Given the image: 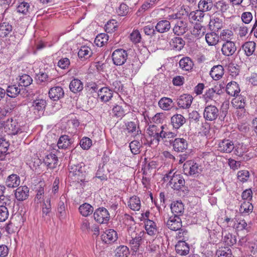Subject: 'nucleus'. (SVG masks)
<instances>
[{"instance_id": "obj_48", "label": "nucleus", "mask_w": 257, "mask_h": 257, "mask_svg": "<svg viewBox=\"0 0 257 257\" xmlns=\"http://www.w3.org/2000/svg\"><path fill=\"white\" fill-rule=\"evenodd\" d=\"M204 17V13L198 10L190 13L188 15L189 19L191 21L202 22Z\"/></svg>"}, {"instance_id": "obj_57", "label": "nucleus", "mask_w": 257, "mask_h": 257, "mask_svg": "<svg viewBox=\"0 0 257 257\" xmlns=\"http://www.w3.org/2000/svg\"><path fill=\"white\" fill-rule=\"evenodd\" d=\"M235 33L240 38L245 37L248 33V28L242 24L238 25V26L235 29Z\"/></svg>"}, {"instance_id": "obj_61", "label": "nucleus", "mask_w": 257, "mask_h": 257, "mask_svg": "<svg viewBox=\"0 0 257 257\" xmlns=\"http://www.w3.org/2000/svg\"><path fill=\"white\" fill-rule=\"evenodd\" d=\"M112 115L116 117L121 118L125 114V112L122 106L116 105L112 109Z\"/></svg>"}, {"instance_id": "obj_27", "label": "nucleus", "mask_w": 257, "mask_h": 257, "mask_svg": "<svg viewBox=\"0 0 257 257\" xmlns=\"http://www.w3.org/2000/svg\"><path fill=\"white\" fill-rule=\"evenodd\" d=\"M34 6L29 3L22 2L17 8V12L24 15H28L33 11Z\"/></svg>"}, {"instance_id": "obj_50", "label": "nucleus", "mask_w": 257, "mask_h": 257, "mask_svg": "<svg viewBox=\"0 0 257 257\" xmlns=\"http://www.w3.org/2000/svg\"><path fill=\"white\" fill-rule=\"evenodd\" d=\"M219 90L216 91V88H212L208 89L204 94V98L206 102L209 100H214L218 96Z\"/></svg>"}, {"instance_id": "obj_31", "label": "nucleus", "mask_w": 257, "mask_h": 257, "mask_svg": "<svg viewBox=\"0 0 257 257\" xmlns=\"http://www.w3.org/2000/svg\"><path fill=\"white\" fill-rule=\"evenodd\" d=\"M158 105L164 110H170L173 107L174 103L171 98L164 97L159 100Z\"/></svg>"}, {"instance_id": "obj_15", "label": "nucleus", "mask_w": 257, "mask_h": 257, "mask_svg": "<svg viewBox=\"0 0 257 257\" xmlns=\"http://www.w3.org/2000/svg\"><path fill=\"white\" fill-rule=\"evenodd\" d=\"M173 150L177 152H183L187 149L188 143L183 138H175L172 145Z\"/></svg>"}, {"instance_id": "obj_6", "label": "nucleus", "mask_w": 257, "mask_h": 257, "mask_svg": "<svg viewBox=\"0 0 257 257\" xmlns=\"http://www.w3.org/2000/svg\"><path fill=\"white\" fill-rule=\"evenodd\" d=\"M112 59L115 65H122L126 61L128 54L126 50L122 49L115 50L111 55Z\"/></svg>"}, {"instance_id": "obj_8", "label": "nucleus", "mask_w": 257, "mask_h": 257, "mask_svg": "<svg viewBox=\"0 0 257 257\" xmlns=\"http://www.w3.org/2000/svg\"><path fill=\"white\" fill-rule=\"evenodd\" d=\"M172 30L176 35L181 36L184 35L188 30L187 21L183 19H179L176 20Z\"/></svg>"}, {"instance_id": "obj_38", "label": "nucleus", "mask_w": 257, "mask_h": 257, "mask_svg": "<svg viewBox=\"0 0 257 257\" xmlns=\"http://www.w3.org/2000/svg\"><path fill=\"white\" fill-rule=\"evenodd\" d=\"M213 6L212 0H200L198 4L199 10L203 13L211 10Z\"/></svg>"}, {"instance_id": "obj_43", "label": "nucleus", "mask_w": 257, "mask_h": 257, "mask_svg": "<svg viewBox=\"0 0 257 257\" xmlns=\"http://www.w3.org/2000/svg\"><path fill=\"white\" fill-rule=\"evenodd\" d=\"M5 90L7 96L12 98H15L20 93L21 89L19 85H12L8 86Z\"/></svg>"}, {"instance_id": "obj_60", "label": "nucleus", "mask_w": 257, "mask_h": 257, "mask_svg": "<svg viewBox=\"0 0 257 257\" xmlns=\"http://www.w3.org/2000/svg\"><path fill=\"white\" fill-rule=\"evenodd\" d=\"M233 36V33L231 30L228 29H224L221 32L219 38H220L222 41L225 42L231 41L230 40L232 39Z\"/></svg>"}, {"instance_id": "obj_56", "label": "nucleus", "mask_w": 257, "mask_h": 257, "mask_svg": "<svg viewBox=\"0 0 257 257\" xmlns=\"http://www.w3.org/2000/svg\"><path fill=\"white\" fill-rule=\"evenodd\" d=\"M108 40V36L104 33L98 34L95 38L94 43L98 47H102Z\"/></svg>"}, {"instance_id": "obj_62", "label": "nucleus", "mask_w": 257, "mask_h": 257, "mask_svg": "<svg viewBox=\"0 0 257 257\" xmlns=\"http://www.w3.org/2000/svg\"><path fill=\"white\" fill-rule=\"evenodd\" d=\"M141 146V144L137 140H134L130 144V150L132 153L135 155L140 153Z\"/></svg>"}, {"instance_id": "obj_21", "label": "nucleus", "mask_w": 257, "mask_h": 257, "mask_svg": "<svg viewBox=\"0 0 257 257\" xmlns=\"http://www.w3.org/2000/svg\"><path fill=\"white\" fill-rule=\"evenodd\" d=\"M171 209L173 215L180 217L184 212V206L181 201H176L171 204Z\"/></svg>"}, {"instance_id": "obj_5", "label": "nucleus", "mask_w": 257, "mask_h": 257, "mask_svg": "<svg viewBox=\"0 0 257 257\" xmlns=\"http://www.w3.org/2000/svg\"><path fill=\"white\" fill-rule=\"evenodd\" d=\"M183 170L184 174L187 176H194L201 171L200 166L191 160L187 161L184 164Z\"/></svg>"}, {"instance_id": "obj_39", "label": "nucleus", "mask_w": 257, "mask_h": 257, "mask_svg": "<svg viewBox=\"0 0 257 257\" xmlns=\"http://www.w3.org/2000/svg\"><path fill=\"white\" fill-rule=\"evenodd\" d=\"M209 26L215 30L220 29L223 26L222 19L217 16H212L210 20Z\"/></svg>"}, {"instance_id": "obj_32", "label": "nucleus", "mask_w": 257, "mask_h": 257, "mask_svg": "<svg viewBox=\"0 0 257 257\" xmlns=\"http://www.w3.org/2000/svg\"><path fill=\"white\" fill-rule=\"evenodd\" d=\"M179 63L181 69L186 71L191 70L194 65L192 60L188 57L182 58Z\"/></svg>"}, {"instance_id": "obj_45", "label": "nucleus", "mask_w": 257, "mask_h": 257, "mask_svg": "<svg viewBox=\"0 0 257 257\" xmlns=\"http://www.w3.org/2000/svg\"><path fill=\"white\" fill-rule=\"evenodd\" d=\"M65 201V198L61 197L58 205L57 213L59 218L61 220L65 218L66 215L65 211L66 206L64 203Z\"/></svg>"}, {"instance_id": "obj_34", "label": "nucleus", "mask_w": 257, "mask_h": 257, "mask_svg": "<svg viewBox=\"0 0 257 257\" xmlns=\"http://www.w3.org/2000/svg\"><path fill=\"white\" fill-rule=\"evenodd\" d=\"M231 103L233 107L236 109H241L244 112V108L245 106V97L243 96H237L232 99Z\"/></svg>"}, {"instance_id": "obj_18", "label": "nucleus", "mask_w": 257, "mask_h": 257, "mask_svg": "<svg viewBox=\"0 0 257 257\" xmlns=\"http://www.w3.org/2000/svg\"><path fill=\"white\" fill-rule=\"evenodd\" d=\"M236 50L235 43L232 41L225 42L223 44L221 52L223 55L226 56L232 55Z\"/></svg>"}, {"instance_id": "obj_41", "label": "nucleus", "mask_w": 257, "mask_h": 257, "mask_svg": "<svg viewBox=\"0 0 257 257\" xmlns=\"http://www.w3.org/2000/svg\"><path fill=\"white\" fill-rule=\"evenodd\" d=\"M15 205L14 199L9 195H3L0 197V205L7 207V209L13 208Z\"/></svg>"}, {"instance_id": "obj_47", "label": "nucleus", "mask_w": 257, "mask_h": 257, "mask_svg": "<svg viewBox=\"0 0 257 257\" xmlns=\"http://www.w3.org/2000/svg\"><path fill=\"white\" fill-rule=\"evenodd\" d=\"M253 208V205L251 203L248 201H244L241 203L239 210L243 215H246L252 212Z\"/></svg>"}, {"instance_id": "obj_44", "label": "nucleus", "mask_w": 257, "mask_h": 257, "mask_svg": "<svg viewBox=\"0 0 257 257\" xmlns=\"http://www.w3.org/2000/svg\"><path fill=\"white\" fill-rule=\"evenodd\" d=\"M71 144V141L69 137L67 135H63L60 137L57 142V146L59 149H66Z\"/></svg>"}, {"instance_id": "obj_36", "label": "nucleus", "mask_w": 257, "mask_h": 257, "mask_svg": "<svg viewBox=\"0 0 257 257\" xmlns=\"http://www.w3.org/2000/svg\"><path fill=\"white\" fill-rule=\"evenodd\" d=\"M147 133L150 136L153 137L158 143L160 141L161 128H159L155 125H150L147 129Z\"/></svg>"}, {"instance_id": "obj_2", "label": "nucleus", "mask_w": 257, "mask_h": 257, "mask_svg": "<svg viewBox=\"0 0 257 257\" xmlns=\"http://www.w3.org/2000/svg\"><path fill=\"white\" fill-rule=\"evenodd\" d=\"M164 182L169 181L170 184L172 187L175 190H179L182 188L185 183V181L183 176L174 172V170H171L168 173L166 174L163 178Z\"/></svg>"}, {"instance_id": "obj_14", "label": "nucleus", "mask_w": 257, "mask_h": 257, "mask_svg": "<svg viewBox=\"0 0 257 257\" xmlns=\"http://www.w3.org/2000/svg\"><path fill=\"white\" fill-rule=\"evenodd\" d=\"M46 106V101L43 99H36L32 102V108L35 110L34 113L40 116L44 111Z\"/></svg>"}, {"instance_id": "obj_11", "label": "nucleus", "mask_w": 257, "mask_h": 257, "mask_svg": "<svg viewBox=\"0 0 257 257\" xmlns=\"http://www.w3.org/2000/svg\"><path fill=\"white\" fill-rule=\"evenodd\" d=\"M166 225L170 230L173 231L180 230L182 226L181 219L179 216L172 215L167 220Z\"/></svg>"}, {"instance_id": "obj_37", "label": "nucleus", "mask_w": 257, "mask_h": 257, "mask_svg": "<svg viewBox=\"0 0 257 257\" xmlns=\"http://www.w3.org/2000/svg\"><path fill=\"white\" fill-rule=\"evenodd\" d=\"M205 40L209 46H215L219 41V36L215 32H210L205 35Z\"/></svg>"}, {"instance_id": "obj_54", "label": "nucleus", "mask_w": 257, "mask_h": 257, "mask_svg": "<svg viewBox=\"0 0 257 257\" xmlns=\"http://www.w3.org/2000/svg\"><path fill=\"white\" fill-rule=\"evenodd\" d=\"M185 45V41L181 37H174L171 42L172 47L177 50H181Z\"/></svg>"}, {"instance_id": "obj_53", "label": "nucleus", "mask_w": 257, "mask_h": 257, "mask_svg": "<svg viewBox=\"0 0 257 257\" xmlns=\"http://www.w3.org/2000/svg\"><path fill=\"white\" fill-rule=\"evenodd\" d=\"M125 126L127 133L132 134L134 136H136L141 133L139 127H137V124L135 122H127L125 124Z\"/></svg>"}, {"instance_id": "obj_35", "label": "nucleus", "mask_w": 257, "mask_h": 257, "mask_svg": "<svg viewBox=\"0 0 257 257\" xmlns=\"http://www.w3.org/2000/svg\"><path fill=\"white\" fill-rule=\"evenodd\" d=\"M92 55V51L90 48L87 46L81 47L78 52V56L81 60H87Z\"/></svg>"}, {"instance_id": "obj_64", "label": "nucleus", "mask_w": 257, "mask_h": 257, "mask_svg": "<svg viewBox=\"0 0 257 257\" xmlns=\"http://www.w3.org/2000/svg\"><path fill=\"white\" fill-rule=\"evenodd\" d=\"M131 41L134 44L140 43L142 39L141 35L138 30H134L130 36Z\"/></svg>"}, {"instance_id": "obj_52", "label": "nucleus", "mask_w": 257, "mask_h": 257, "mask_svg": "<svg viewBox=\"0 0 257 257\" xmlns=\"http://www.w3.org/2000/svg\"><path fill=\"white\" fill-rule=\"evenodd\" d=\"M129 254V249L125 245H120L116 247L115 250V255L116 257H127Z\"/></svg>"}, {"instance_id": "obj_51", "label": "nucleus", "mask_w": 257, "mask_h": 257, "mask_svg": "<svg viewBox=\"0 0 257 257\" xmlns=\"http://www.w3.org/2000/svg\"><path fill=\"white\" fill-rule=\"evenodd\" d=\"M12 31V26L7 23L0 24V37L5 38Z\"/></svg>"}, {"instance_id": "obj_1", "label": "nucleus", "mask_w": 257, "mask_h": 257, "mask_svg": "<svg viewBox=\"0 0 257 257\" xmlns=\"http://www.w3.org/2000/svg\"><path fill=\"white\" fill-rule=\"evenodd\" d=\"M4 131L9 135H16L24 132V128L17 119L11 118L0 122V134H3Z\"/></svg>"}, {"instance_id": "obj_3", "label": "nucleus", "mask_w": 257, "mask_h": 257, "mask_svg": "<svg viewBox=\"0 0 257 257\" xmlns=\"http://www.w3.org/2000/svg\"><path fill=\"white\" fill-rule=\"evenodd\" d=\"M128 236L127 241L134 251H137L141 245L144 232L143 231H136V228L130 227L128 228Z\"/></svg>"}, {"instance_id": "obj_49", "label": "nucleus", "mask_w": 257, "mask_h": 257, "mask_svg": "<svg viewBox=\"0 0 257 257\" xmlns=\"http://www.w3.org/2000/svg\"><path fill=\"white\" fill-rule=\"evenodd\" d=\"M206 28L199 24L195 25L192 31V34L197 38H200L205 35Z\"/></svg>"}, {"instance_id": "obj_30", "label": "nucleus", "mask_w": 257, "mask_h": 257, "mask_svg": "<svg viewBox=\"0 0 257 257\" xmlns=\"http://www.w3.org/2000/svg\"><path fill=\"white\" fill-rule=\"evenodd\" d=\"M6 185L9 188H16L20 184V177L16 174L9 175L5 182Z\"/></svg>"}, {"instance_id": "obj_4", "label": "nucleus", "mask_w": 257, "mask_h": 257, "mask_svg": "<svg viewBox=\"0 0 257 257\" xmlns=\"http://www.w3.org/2000/svg\"><path fill=\"white\" fill-rule=\"evenodd\" d=\"M68 169L69 177L74 178L75 181H82L84 179L85 171L84 164L82 163L73 164L72 161H70Z\"/></svg>"}, {"instance_id": "obj_13", "label": "nucleus", "mask_w": 257, "mask_h": 257, "mask_svg": "<svg viewBox=\"0 0 257 257\" xmlns=\"http://www.w3.org/2000/svg\"><path fill=\"white\" fill-rule=\"evenodd\" d=\"M163 128V125H162L161 126V134L160 135V141L161 140L164 143H165L166 145H168V143H169L170 145H172L173 141L175 139L177 134L170 131H164Z\"/></svg>"}, {"instance_id": "obj_42", "label": "nucleus", "mask_w": 257, "mask_h": 257, "mask_svg": "<svg viewBox=\"0 0 257 257\" xmlns=\"http://www.w3.org/2000/svg\"><path fill=\"white\" fill-rule=\"evenodd\" d=\"M79 211L83 216L87 217L93 213V207L90 204L85 203L79 206Z\"/></svg>"}, {"instance_id": "obj_55", "label": "nucleus", "mask_w": 257, "mask_h": 257, "mask_svg": "<svg viewBox=\"0 0 257 257\" xmlns=\"http://www.w3.org/2000/svg\"><path fill=\"white\" fill-rule=\"evenodd\" d=\"M18 82L19 85L27 87L29 86L32 83L33 79L29 75L24 74L19 76Z\"/></svg>"}, {"instance_id": "obj_24", "label": "nucleus", "mask_w": 257, "mask_h": 257, "mask_svg": "<svg viewBox=\"0 0 257 257\" xmlns=\"http://www.w3.org/2000/svg\"><path fill=\"white\" fill-rule=\"evenodd\" d=\"M145 229L147 233L151 236H154L158 233V229L156 223L150 219L145 221Z\"/></svg>"}, {"instance_id": "obj_17", "label": "nucleus", "mask_w": 257, "mask_h": 257, "mask_svg": "<svg viewBox=\"0 0 257 257\" xmlns=\"http://www.w3.org/2000/svg\"><path fill=\"white\" fill-rule=\"evenodd\" d=\"M64 95L63 89L60 86L52 87L49 91L50 98L54 101H57L63 98Z\"/></svg>"}, {"instance_id": "obj_7", "label": "nucleus", "mask_w": 257, "mask_h": 257, "mask_svg": "<svg viewBox=\"0 0 257 257\" xmlns=\"http://www.w3.org/2000/svg\"><path fill=\"white\" fill-rule=\"evenodd\" d=\"M93 217L97 222L104 224L108 222L110 218V215L105 208L99 207L94 211Z\"/></svg>"}, {"instance_id": "obj_23", "label": "nucleus", "mask_w": 257, "mask_h": 257, "mask_svg": "<svg viewBox=\"0 0 257 257\" xmlns=\"http://www.w3.org/2000/svg\"><path fill=\"white\" fill-rule=\"evenodd\" d=\"M171 29V23L167 20L159 21L155 26L156 31L160 33L168 32Z\"/></svg>"}, {"instance_id": "obj_22", "label": "nucleus", "mask_w": 257, "mask_h": 257, "mask_svg": "<svg viewBox=\"0 0 257 257\" xmlns=\"http://www.w3.org/2000/svg\"><path fill=\"white\" fill-rule=\"evenodd\" d=\"M224 73V70L221 65L214 66L210 71V75L213 80H218L222 77Z\"/></svg>"}, {"instance_id": "obj_59", "label": "nucleus", "mask_w": 257, "mask_h": 257, "mask_svg": "<svg viewBox=\"0 0 257 257\" xmlns=\"http://www.w3.org/2000/svg\"><path fill=\"white\" fill-rule=\"evenodd\" d=\"M51 210V199L46 197L42 207L43 216L47 215Z\"/></svg>"}, {"instance_id": "obj_25", "label": "nucleus", "mask_w": 257, "mask_h": 257, "mask_svg": "<svg viewBox=\"0 0 257 257\" xmlns=\"http://www.w3.org/2000/svg\"><path fill=\"white\" fill-rule=\"evenodd\" d=\"M226 91L232 96H237L240 91L238 84L235 81L228 83L226 87Z\"/></svg>"}, {"instance_id": "obj_26", "label": "nucleus", "mask_w": 257, "mask_h": 257, "mask_svg": "<svg viewBox=\"0 0 257 257\" xmlns=\"http://www.w3.org/2000/svg\"><path fill=\"white\" fill-rule=\"evenodd\" d=\"M175 250L177 254L185 255L189 252L190 248L186 242L180 240L175 245Z\"/></svg>"}, {"instance_id": "obj_20", "label": "nucleus", "mask_w": 257, "mask_h": 257, "mask_svg": "<svg viewBox=\"0 0 257 257\" xmlns=\"http://www.w3.org/2000/svg\"><path fill=\"white\" fill-rule=\"evenodd\" d=\"M102 239L106 243L114 242L117 239V233L113 229L106 230L101 235Z\"/></svg>"}, {"instance_id": "obj_58", "label": "nucleus", "mask_w": 257, "mask_h": 257, "mask_svg": "<svg viewBox=\"0 0 257 257\" xmlns=\"http://www.w3.org/2000/svg\"><path fill=\"white\" fill-rule=\"evenodd\" d=\"M223 235V240L225 243L228 246H231L236 242V239L235 236H233L231 233L226 231L222 232Z\"/></svg>"}, {"instance_id": "obj_16", "label": "nucleus", "mask_w": 257, "mask_h": 257, "mask_svg": "<svg viewBox=\"0 0 257 257\" xmlns=\"http://www.w3.org/2000/svg\"><path fill=\"white\" fill-rule=\"evenodd\" d=\"M29 195V189L26 186H20L17 188L15 192L16 199L19 201L26 200Z\"/></svg>"}, {"instance_id": "obj_33", "label": "nucleus", "mask_w": 257, "mask_h": 257, "mask_svg": "<svg viewBox=\"0 0 257 257\" xmlns=\"http://www.w3.org/2000/svg\"><path fill=\"white\" fill-rule=\"evenodd\" d=\"M44 162L48 167L53 169L57 165L58 158L54 154H49L45 157Z\"/></svg>"}, {"instance_id": "obj_29", "label": "nucleus", "mask_w": 257, "mask_h": 257, "mask_svg": "<svg viewBox=\"0 0 257 257\" xmlns=\"http://www.w3.org/2000/svg\"><path fill=\"white\" fill-rule=\"evenodd\" d=\"M69 89L74 93L80 92L83 89V83L78 78H74L69 84Z\"/></svg>"}, {"instance_id": "obj_28", "label": "nucleus", "mask_w": 257, "mask_h": 257, "mask_svg": "<svg viewBox=\"0 0 257 257\" xmlns=\"http://www.w3.org/2000/svg\"><path fill=\"white\" fill-rule=\"evenodd\" d=\"M186 122L185 117L180 114H176L173 115L171 118V122L175 129H178Z\"/></svg>"}, {"instance_id": "obj_40", "label": "nucleus", "mask_w": 257, "mask_h": 257, "mask_svg": "<svg viewBox=\"0 0 257 257\" xmlns=\"http://www.w3.org/2000/svg\"><path fill=\"white\" fill-rule=\"evenodd\" d=\"M255 47L256 44L253 41L246 42L242 46L245 55L247 56H250L253 54Z\"/></svg>"}, {"instance_id": "obj_9", "label": "nucleus", "mask_w": 257, "mask_h": 257, "mask_svg": "<svg viewBox=\"0 0 257 257\" xmlns=\"http://www.w3.org/2000/svg\"><path fill=\"white\" fill-rule=\"evenodd\" d=\"M219 115V110L213 105H208L204 110L203 116L207 121H213L216 119Z\"/></svg>"}, {"instance_id": "obj_19", "label": "nucleus", "mask_w": 257, "mask_h": 257, "mask_svg": "<svg viewBox=\"0 0 257 257\" xmlns=\"http://www.w3.org/2000/svg\"><path fill=\"white\" fill-rule=\"evenodd\" d=\"M234 148L233 142L229 140H223L218 144V150L223 153H230Z\"/></svg>"}, {"instance_id": "obj_10", "label": "nucleus", "mask_w": 257, "mask_h": 257, "mask_svg": "<svg viewBox=\"0 0 257 257\" xmlns=\"http://www.w3.org/2000/svg\"><path fill=\"white\" fill-rule=\"evenodd\" d=\"M193 100L192 95L189 94H183L181 95L177 99V103L178 107L180 108H189Z\"/></svg>"}, {"instance_id": "obj_12", "label": "nucleus", "mask_w": 257, "mask_h": 257, "mask_svg": "<svg viewBox=\"0 0 257 257\" xmlns=\"http://www.w3.org/2000/svg\"><path fill=\"white\" fill-rule=\"evenodd\" d=\"M98 98L100 101L106 103L113 97V92L107 87L99 89L97 92Z\"/></svg>"}, {"instance_id": "obj_63", "label": "nucleus", "mask_w": 257, "mask_h": 257, "mask_svg": "<svg viewBox=\"0 0 257 257\" xmlns=\"http://www.w3.org/2000/svg\"><path fill=\"white\" fill-rule=\"evenodd\" d=\"M117 27V23L115 20L109 21L105 25V30L107 33H112L114 32Z\"/></svg>"}, {"instance_id": "obj_46", "label": "nucleus", "mask_w": 257, "mask_h": 257, "mask_svg": "<svg viewBox=\"0 0 257 257\" xmlns=\"http://www.w3.org/2000/svg\"><path fill=\"white\" fill-rule=\"evenodd\" d=\"M128 205L132 210L139 211L141 206V200L138 197L134 196L130 198Z\"/></svg>"}]
</instances>
